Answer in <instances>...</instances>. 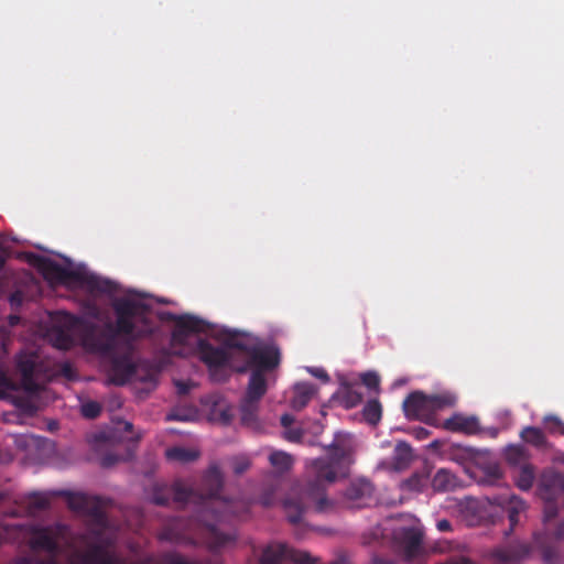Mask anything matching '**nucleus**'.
Here are the masks:
<instances>
[{
    "mask_svg": "<svg viewBox=\"0 0 564 564\" xmlns=\"http://www.w3.org/2000/svg\"><path fill=\"white\" fill-rule=\"evenodd\" d=\"M405 538L411 546L416 547L421 543V535L413 529L408 530Z\"/></svg>",
    "mask_w": 564,
    "mask_h": 564,
    "instance_id": "obj_42",
    "label": "nucleus"
},
{
    "mask_svg": "<svg viewBox=\"0 0 564 564\" xmlns=\"http://www.w3.org/2000/svg\"><path fill=\"white\" fill-rule=\"evenodd\" d=\"M564 491V476L556 471L544 473L539 485V495L543 500H555Z\"/></svg>",
    "mask_w": 564,
    "mask_h": 564,
    "instance_id": "obj_17",
    "label": "nucleus"
},
{
    "mask_svg": "<svg viewBox=\"0 0 564 564\" xmlns=\"http://www.w3.org/2000/svg\"><path fill=\"white\" fill-rule=\"evenodd\" d=\"M544 520L551 521L557 516V505L555 500H544Z\"/></svg>",
    "mask_w": 564,
    "mask_h": 564,
    "instance_id": "obj_36",
    "label": "nucleus"
},
{
    "mask_svg": "<svg viewBox=\"0 0 564 564\" xmlns=\"http://www.w3.org/2000/svg\"><path fill=\"white\" fill-rule=\"evenodd\" d=\"M57 495L65 497L70 510L89 517L88 532L84 538L86 549L72 551L62 562L59 538L65 527L62 524L36 527L33 528L29 540L33 554L19 557L14 564H197L175 553L164 554L161 563L152 556L127 561L111 550L117 536L105 511L107 499L68 490L58 491Z\"/></svg>",
    "mask_w": 564,
    "mask_h": 564,
    "instance_id": "obj_1",
    "label": "nucleus"
},
{
    "mask_svg": "<svg viewBox=\"0 0 564 564\" xmlns=\"http://www.w3.org/2000/svg\"><path fill=\"white\" fill-rule=\"evenodd\" d=\"M432 488L437 492L454 491L459 487L458 477L446 468L438 469L432 478Z\"/></svg>",
    "mask_w": 564,
    "mask_h": 564,
    "instance_id": "obj_19",
    "label": "nucleus"
},
{
    "mask_svg": "<svg viewBox=\"0 0 564 564\" xmlns=\"http://www.w3.org/2000/svg\"><path fill=\"white\" fill-rule=\"evenodd\" d=\"M454 564H473L471 561L467 557H459L454 562Z\"/></svg>",
    "mask_w": 564,
    "mask_h": 564,
    "instance_id": "obj_49",
    "label": "nucleus"
},
{
    "mask_svg": "<svg viewBox=\"0 0 564 564\" xmlns=\"http://www.w3.org/2000/svg\"><path fill=\"white\" fill-rule=\"evenodd\" d=\"M443 427L446 431L466 435H476L481 431L479 420L476 415H464L462 413H455L446 419L443 423Z\"/></svg>",
    "mask_w": 564,
    "mask_h": 564,
    "instance_id": "obj_16",
    "label": "nucleus"
},
{
    "mask_svg": "<svg viewBox=\"0 0 564 564\" xmlns=\"http://www.w3.org/2000/svg\"><path fill=\"white\" fill-rule=\"evenodd\" d=\"M209 406V419L223 425L230 424L234 417V408L219 393H213L203 401Z\"/></svg>",
    "mask_w": 564,
    "mask_h": 564,
    "instance_id": "obj_14",
    "label": "nucleus"
},
{
    "mask_svg": "<svg viewBox=\"0 0 564 564\" xmlns=\"http://www.w3.org/2000/svg\"><path fill=\"white\" fill-rule=\"evenodd\" d=\"M292 423H293V417H292L291 415H289V414H283V415L281 416V424H282V426L288 427V426H290Z\"/></svg>",
    "mask_w": 564,
    "mask_h": 564,
    "instance_id": "obj_48",
    "label": "nucleus"
},
{
    "mask_svg": "<svg viewBox=\"0 0 564 564\" xmlns=\"http://www.w3.org/2000/svg\"><path fill=\"white\" fill-rule=\"evenodd\" d=\"M362 382L366 387L370 389H377L380 383V379L375 372H367L362 376Z\"/></svg>",
    "mask_w": 564,
    "mask_h": 564,
    "instance_id": "obj_38",
    "label": "nucleus"
},
{
    "mask_svg": "<svg viewBox=\"0 0 564 564\" xmlns=\"http://www.w3.org/2000/svg\"><path fill=\"white\" fill-rule=\"evenodd\" d=\"M506 459L511 465H523L527 464V452L522 446L510 445L506 449Z\"/></svg>",
    "mask_w": 564,
    "mask_h": 564,
    "instance_id": "obj_30",
    "label": "nucleus"
},
{
    "mask_svg": "<svg viewBox=\"0 0 564 564\" xmlns=\"http://www.w3.org/2000/svg\"><path fill=\"white\" fill-rule=\"evenodd\" d=\"M316 393L314 384L308 382L296 383L293 388V397L291 399V406L300 411L304 409Z\"/></svg>",
    "mask_w": 564,
    "mask_h": 564,
    "instance_id": "obj_20",
    "label": "nucleus"
},
{
    "mask_svg": "<svg viewBox=\"0 0 564 564\" xmlns=\"http://www.w3.org/2000/svg\"><path fill=\"white\" fill-rule=\"evenodd\" d=\"M111 307L115 322L108 321L101 325L64 314L57 330L56 347L68 349L73 334L79 332L83 345L93 349V352H116L120 346L131 349L135 341L153 333L149 304L135 299L117 297L111 302Z\"/></svg>",
    "mask_w": 564,
    "mask_h": 564,
    "instance_id": "obj_2",
    "label": "nucleus"
},
{
    "mask_svg": "<svg viewBox=\"0 0 564 564\" xmlns=\"http://www.w3.org/2000/svg\"><path fill=\"white\" fill-rule=\"evenodd\" d=\"M248 358L237 372L250 371L245 395L240 403L241 421L246 424L257 420L260 400L268 391V376L279 366L281 355H246Z\"/></svg>",
    "mask_w": 564,
    "mask_h": 564,
    "instance_id": "obj_7",
    "label": "nucleus"
},
{
    "mask_svg": "<svg viewBox=\"0 0 564 564\" xmlns=\"http://www.w3.org/2000/svg\"><path fill=\"white\" fill-rule=\"evenodd\" d=\"M545 430L551 434L564 435V422L555 415H546L543 420Z\"/></svg>",
    "mask_w": 564,
    "mask_h": 564,
    "instance_id": "obj_32",
    "label": "nucleus"
},
{
    "mask_svg": "<svg viewBox=\"0 0 564 564\" xmlns=\"http://www.w3.org/2000/svg\"><path fill=\"white\" fill-rule=\"evenodd\" d=\"M25 503L29 511L35 513L50 507V497L46 494L33 492L26 497Z\"/></svg>",
    "mask_w": 564,
    "mask_h": 564,
    "instance_id": "obj_27",
    "label": "nucleus"
},
{
    "mask_svg": "<svg viewBox=\"0 0 564 564\" xmlns=\"http://www.w3.org/2000/svg\"><path fill=\"white\" fill-rule=\"evenodd\" d=\"M351 462L347 447L332 443L328 455L314 459L307 467L306 481L299 497L284 500L283 509L288 520L293 524L300 523L304 512L311 507L319 513L332 511L335 503L326 497V489L339 475H346Z\"/></svg>",
    "mask_w": 564,
    "mask_h": 564,
    "instance_id": "obj_6",
    "label": "nucleus"
},
{
    "mask_svg": "<svg viewBox=\"0 0 564 564\" xmlns=\"http://www.w3.org/2000/svg\"><path fill=\"white\" fill-rule=\"evenodd\" d=\"M522 440L535 447H543L546 445V437L541 429L534 426H527L521 431Z\"/></svg>",
    "mask_w": 564,
    "mask_h": 564,
    "instance_id": "obj_25",
    "label": "nucleus"
},
{
    "mask_svg": "<svg viewBox=\"0 0 564 564\" xmlns=\"http://www.w3.org/2000/svg\"><path fill=\"white\" fill-rule=\"evenodd\" d=\"M250 463L247 459L237 460L234 465V471L236 475H241L248 470Z\"/></svg>",
    "mask_w": 564,
    "mask_h": 564,
    "instance_id": "obj_44",
    "label": "nucleus"
},
{
    "mask_svg": "<svg viewBox=\"0 0 564 564\" xmlns=\"http://www.w3.org/2000/svg\"><path fill=\"white\" fill-rule=\"evenodd\" d=\"M284 437L290 442H300L303 437V432L299 429H291L285 431Z\"/></svg>",
    "mask_w": 564,
    "mask_h": 564,
    "instance_id": "obj_40",
    "label": "nucleus"
},
{
    "mask_svg": "<svg viewBox=\"0 0 564 564\" xmlns=\"http://www.w3.org/2000/svg\"><path fill=\"white\" fill-rule=\"evenodd\" d=\"M101 412V406L96 401H88L82 404L80 413L86 419H96Z\"/></svg>",
    "mask_w": 564,
    "mask_h": 564,
    "instance_id": "obj_34",
    "label": "nucleus"
},
{
    "mask_svg": "<svg viewBox=\"0 0 564 564\" xmlns=\"http://www.w3.org/2000/svg\"><path fill=\"white\" fill-rule=\"evenodd\" d=\"M269 462L279 473H285L291 469L293 458L283 451H274L269 456Z\"/></svg>",
    "mask_w": 564,
    "mask_h": 564,
    "instance_id": "obj_26",
    "label": "nucleus"
},
{
    "mask_svg": "<svg viewBox=\"0 0 564 564\" xmlns=\"http://www.w3.org/2000/svg\"><path fill=\"white\" fill-rule=\"evenodd\" d=\"M165 456L169 460L187 464L196 460L199 457V452L193 448L174 446L166 449Z\"/></svg>",
    "mask_w": 564,
    "mask_h": 564,
    "instance_id": "obj_21",
    "label": "nucleus"
},
{
    "mask_svg": "<svg viewBox=\"0 0 564 564\" xmlns=\"http://www.w3.org/2000/svg\"><path fill=\"white\" fill-rule=\"evenodd\" d=\"M99 364L105 368L107 382L115 386H123L128 382H141L143 390L150 392L156 387L162 371L161 364H134L133 355H98Z\"/></svg>",
    "mask_w": 564,
    "mask_h": 564,
    "instance_id": "obj_8",
    "label": "nucleus"
},
{
    "mask_svg": "<svg viewBox=\"0 0 564 564\" xmlns=\"http://www.w3.org/2000/svg\"><path fill=\"white\" fill-rule=\"evenodd\" d=\"M411 433L419 441L426 440L431 434V432L427 429L422 426L413 427Z\"/></svg>",
    "mask_w": 564,
    "mask_h": 564,
    "instance_id": "obj_41",
    "label": "nucleus"
},
{
    "mask_svg": "<svg viewBox=\"0 0 564 564\" xmlns=\"http://www.w3.org/2000/svg\"><path fill=\"white\" fill-rule=\"evenodd\" d=\"M198 413L195 406H174L167 414L166 421L191 422L197 417Z\"/></svg>",
    "mask_w": 564,
    "mask_h": 564,
    "instance_id": "obj_24",
    "label": "nucleus"
},
{
    "mask_svg": "<svg viewBox=\"0 0 564 564\" xmlns=\"http://www.w3.org/2000/svg\"><path fill=\"white\" fill-rule=\"evenodd\" d=\"M513 478L518 488L527 491L533 486L535 479L534 469L530 464H523Z\"/></svg>",
    "mask_w": 564,
    "mask_h": 564,
    "instance_id": "obj_23",
    "label": "nucleus"
},
{
    "mask_svg": "<svg viewBox=\"0 0 564 564\" xmlns=\"http://www.w3.org/2000/svg\"><path fill=\"white\" fill-rule=\"evenodd\" d=\"M223 484L219 468L210 466L202 478L199 489L187 486L183 480L174 481L172 487L175 501L192 502L196 506V514L191 520L188 530L199 535L212 550L223 547L235 540L234 534L221 532L218 525L241 516L235 501L219 496Z\"/></svg>",
    "mask_w": 564,
    "mask_h": 564,
    "instance_id": "obj_3",
    "label": "nucleus"
},
{
    "mask_svg": "<svg viewBox=\"0 0 564 564\" xmlns=\"http://www.w3.org/2000/svg\"><path fill=\"white\" fill-rule=\"evenodd\" d=\"M118 456L112 454H107L101 458V466L102 467H110L115 465L118 462Z\"/></svg>",
    "mask_w": 564,
    "mask_h": 564,
    "instance_id": "obj_45",
    "label": "nucleus"
},
{
    "mask_svg": "<svg viewBox=\"0 0 564 564\" xmlns=\"http://www.w3.org/2000/svg\"><path fill=\"white\" fill-rule=\"evenodd\" d=\"M261 501L263 506H270L271 503L269 497H262Z\"/></svg>",
    "mask_w": 564,
    "mask_h": 564,
    "instance_id": "obj_52",
    "label": "nucleus"
},
{
    "mask_svg": "<svg viewBox=\"0 0 564 564\" xmlns=\"http://www.w3.org/2000/svg\"><path fill=\"white\" fill-rule=\"evenodd\" d=\"M29 261L50 282L66 284L68 282L85 283L91 291L112 294L117 291L115 282L95 275L86 276L78 271L63 267L51 258L31 253Z\"/></svg>",
    "mask_w": 564,
    "mask_h": 564,
    "instance_id": "obj_9",
    "label": "nucleus"
},
{
    "mask_svg": "<svg viewBox=\"0 0 564 564\" xmlns=\"http://www.w3.org/2000/svg\"><path fill=\"white\" fill-rule=\"evenodd\" d=\"M343 401L346 408H355L362 401V394L351 387H346L343 391Z\"/></svg>",
    "mask_w": 564,
    "mask_h": 564,
    "instance_id": "obj_33",
    "label": "nucleus"
},
{
    "mask_svg": "<svg viewBox=\"0 0 564 564\" xmlns=\"http://www.w3.org/2000/svg\"><path fill=\"white\" fill-rule=\"evenodd\" d=\"M109 441V434L107 432H98L91 436L90 442L98 446L99 444L107 443Z\"/></svg>",
    "mask_w": 564,
    "mask_h": 564,
    "instance_id": "obj_43",
    "label": "nucleus"
},
{
    "mask_svg": "<svg viewBox=\"0 0 564 564\" xmlns=\"http://www.w3.org/2000/svg\"><path fill=\"white\" fill-rule=\"evenodd\" d=\"M202 361L207 366L212 381L220 383L228 380L232 372H237L236 357L240 355H199Z\"/></svg>",
    "mask_w": 564,
    "mask_h": 564,
    "instance_id": "obj_12",
    "label": "nucleus"
},
{
    "mask_svg": "<svg viewBox=\"0 0 564 564\" xmlns=\"http://www.w3.org/2000/svg\"><path fill=\"white\" fill-rule=\"evenodd\" d=\"M18 319H19V317H18V316H11V317H10V324H11V325H15V324H17V322H18Z\"/></svg>",
    "mask_w": 564,
    "mask_h": 564,
    "instance_id": "obj_53",
    "label": "nucleus"
},
{
    "mask_svg": "<svg viewBox=\"0 0 564 564\" xmlns=\"http://www.w3.org/2000/svg\"><path fill=\"white\" fill-rule=\"evenodd\" d=\"M177 394L183 397L189 393V391L196 387V383H194L191 380L183 381V380H175L174 381Z\"/></svg>",
    "mask_w": 564,
    "mask_h": 564,
    "instance_id": "obj_37",
    "label": "nucleus"
},
{
    "mask_svg": "<svg viewBox=\"0 0 564 564\" xmlns=\"http://www.w3.org/2000/svg\"><path fill=\"white\" fill-rule=\"evenodd\" d=\"M440 444H441V443H440V441H437V440H436V441H433V442L430 444V447H433V448H434V447H438V446H440Z\"/></svg>",
    "mask_w": 564,
    "mask_h": 564,
    "instance_id": "obj_55",
    "label": "nucleus"
},
{
    "mask_svg": "<svg viewBox=\"0 0 564 564\" xmlns=\"http://www.w3.org/2000/svg\"><path fill=\"white\" fill-rule=\"evenodd\" d=\"M307 370L313 377L319 379L321 381H323L325 383L329 381V376L324 368L312 367V368H307Z\"/></svg>",
    "mask_w": 564,
    "mask_h": 564,
    "instance_id": "obj_39",
    "label": "nucleus"
},
{
    "mask_svg": "<svg viewBox=\"0 0 564 564\" xmlns=\"http://www.w3.org/2000/svg\"><path fill=\"white\" fill-rule=\"evenodd\" d=\"M185 538L184 533H180L174 527L167 525L160 533V539L169 542H178Z\"/></svg>",
    "mask_w": 564,
    "mask_h": 564,
    "instance_id": "obj_35",
    "label": "nucleus"
},
{
    "mask_svg": "<svg viewBox=\"0 0 564 564\" xmlns=\"http://www.w3.org/2000/svg\"><path fill=\"white\" fill-rule=\"evenodd\" d=\"M260 564H315V558L286 544L272 543L263 549Z\"/></svg>",
    "mask_w": 564,
    "mask_h": 564,
    "instance_id": "obj_11",
    "label": "nucleus"
},
{
    "mask_svg": "<svg viewBox=\"0 0 564 564\" xmlns=\"http://www.w3.org/2000/svg\"><path fill=\"white\" fill-rule=\"evenodd\" d=\"M489 501L492 505L501 507L507 512L510 528L505 532V534L509 535L518 524L520 513L525 510V502L518 496L510 492L494 496Z\"/></svg>",
    "mask_w": 564,
    "mask_h": 564,
    "instance_id": "obj_13",
    "label": "nucleus"
},
{
    "mask_svg": "<svg viewBox=\"0 0 564 564\" xmlns=\"http://www.w3.org/2000/svg\"><path fill=\"white\" fill-rule=\"evenodd\" d=\"M372 492L373 486L369 480L357 479L351 481L346 488L344 498L349 503V507L360 508L371 499Z\"/></svg>",
    "mask_w": 564,
    "mask_h": 564,
    "instance_id": "obj_15",
    "label": "nucleus"
},
{
    "mask_svg": "<svg viewBox=\"0 0 564 564\" xmlns=\"http://www.w3.org/2000/svg\"><path fill=\"white\" fill-rule=\"evenodd\" d=\"M163 319L172 322L171 343L174 347H195L192 352H281L274 340L265 341L254 334L223 325H213L191 314L177 315L167 312Z\"/></svg>",
    "mask_w": 564,
    "mask_h": 564,
    "instance_id": "obj_4",
    "label": "nucleus"
},
{
    "mask_svg": "<svg viewBox=\"0 0 564 564\" xmlns=\"http://www.w3.org/2000/svg\"><path fill=\"white\" fill-rule=\"evenodd\" d=\"M333 564H350L349 561L345 557H340L336 560Z\"/></svg>",
    "mask_w": 564,
    "mask_h": 564,
    "instance_id": "obj_50",
    "label": "nucleus"
},
{
    "mask_svg": "<svg viewBox=\"0 0 564 564\" xmlns=\"http://www.w3.org/2000/svg\"><path fill=\"white\" fill-rule=\"evenodd\" d=\"M455 399L445 394L426 395L421 391L410 393L403 401L404 415L410 420L431 423L436 411L451 406Z\"/></svg>",
    "mask_w": 564,
    "mask_h": 564,
    "instance_id": "obj_10",
    "label": "nucleus"
},
{
    "mask_svg": "<svg viewBox=\"0 0 564 564\" xmlns=\"http://www.w3.org/2000/svg\"><path fill=\"white\" fill-rule=\"evenodd\" d=\"M436 528L440 532H448L452 530V523L447 519H441L436 522Z\"/></svg>",
    "mask_w": 564,
    "mask_h": 564,
    "instance_id": "obj_47",
    "label": "nucleus"
},
{
    "mask_svg": "<svg viewBox=\"0 0 564 564\" xmlns=\"http://www.w3.org/2000/svg\"><path fill=\"white\" fill-rule=\"evenodd\" d=\"M362 414L369 424H377L381 420L382 415L380 402L376 399L368 401L364 406Z\"/></svg>",
    "mask_w": 564,
    "mask_h": 564,
    "instance_id": "obj_29",
    "label": "nucleus"
},
{
    "mask_svg": "<svg viewBox=\"0 0 564 564\" xmlns=\"http://www.w3.org/2000/svg\"><path fill=\"white\" fill-rule=\"evenodd\" d=\"M18 382L0 362V400L9 399L21 412L33 415L37 411L35 397L52 381H76L78 375L69 362H55L42 355H15Z\"/></svg>",
    "mask_w": 564,
    "mask_h": 564,
    "instance_id": "obj_5",
    "label": "nucleus"
},
{
    "mask_svg": "<svg viewBox=\"0 0 564 564\" xmlns=\"http://www.w3.org/2000/svg\"><path fill=\"white\" fill-rule=\"evenodd\" d=\"M172 487H173V485L171 487H164V488L159 487V486L155 487L152 498H151L152 502L158 506H167L170 503V501L172 500L173 502H175L178 506L186 505L187 502H177L174 500Z\"/></svg>",
    "mask_w": 564,
    "mask_h": 564,
    "instance_id": "obj_28",
    "label": "nucleus"
},
{
    "mask_svg": "<svg viewBox=\"0 0 564 564\" xmlns=\"http://www.w3.org/2000/svg\"><path fill=\"white\" fill-rule=\"evenodd\" d=\"M124 430H126V431H131V430H132V423H130V422H126V424H124Z\"/></svg>",
    "mask_w": 564,
    "mask_h": 564,
    "instance_id": "obj_54",
    "label": "nucleus"
},
{
    "mask_svg": "<svg viewBox=\"0 0 564 564\" xmlns=\"http://www.w3.org/2000/svg\"><path fill=\"white\" fill-rule=\"evenodd\" d=\"M427 484V478L423 475L414 474L405 479L402 488L408 491L421 492Z\"/></svg>",
    "mask_w": 564,
    "mask_h": 564,
    "instance_id": "obj_31",
    "label": "nucleus"
},
{
    "mask_svg": "<svg viewBox=\"0 0 564 564\" xmlns=\"http://www.w3.org/2000/svg\"><path fill=\"white\" fill-rule=\"evenodd\" d=\"M6 264V257L4 254L0 251V270L4 267Z\"/></svg>",
    "mask_w": 564,
    "mask_h": 564,
    "instance_id": "obj_51",
    "label": "nucleus"
},
{
    "mask_svg": "<svg viewBox=\"0 0 564 564\" xmlns=\"http://www.w3.org/2000/svg\"><path fill=\"white\" fill-rule=\"evenodd\" d=\"M555 558H556V553L553 549H551V547L543 549V560L546 563L552 564Z\"/></svg>",
    "mask_w": 564,
    "mask_h": 564,
    "instance_id": "obj_46",
    "label": "nucleus"
},
{
    "mask_svg": "<svg viewBox=\"0 0 564 564\" xmlns=\"http://www.w3.org/2000/svg\"><path fill=\"white\" fill-rule=\"evenodd\" d=\"M4 498V495L2 492H0V502L3 500Z\"/></svg>",
    "mask_w": 564,
    "mask_h": 564,
    "instance_id": "obj_56",
    "label": "nucleus"
},
{
    "mask_svg": "<svg viewBox=\"0 0 564 564\" xmlns=\"http://www.w3.org/2000/svg\"><path fill=\"white\" fill-rule=\"evenodd\" d=\"M412 460V448L405 442H399L393 452L392 462L395 468H405Z\"/></svg>",
    "mask_w": 564,
    "mask_h": 564,
    "instance_id": "obj_22",
    "label": "nucleus"
},
{
    "mask_svg": "<svg viewBox=\"0 0 564 564\" xmlns=\"http://www.w3.org/2000/svg\"><path fill=\"white\" fill-rule=\"evenodd\" d=\"M530 552L525 543H512L492 551V557L500 564H512L524 558Z\"/></svg>",
    "mask_w": 564,
    "mask_h": 564,
    "instance_id": "obj_18",
    "label": "nucleus"
}]
</instances>
